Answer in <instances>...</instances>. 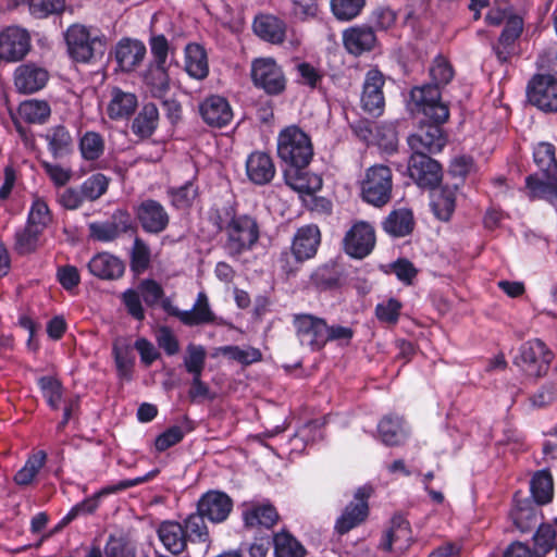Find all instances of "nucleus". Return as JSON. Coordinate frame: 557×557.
<instances>
[{"instance_id":"473e14b6","label":"nucleus","mask_w":557,"mask_h":557,"mask_svg":"<svg viewBox=\"0 0 557 557\" xmlns=\"http://www.w3.org/2000/svg\"><path fill=\"white\" fill-rule=\"evenodd\" d=\"M137 108V98L132 92L123 91L115 87L111 90V99L108 104V115L112 120L128 117Z\"/></svg>"},{"instance_id":"4d7b16f0","label":"nucleus","mask_w":557,"mask_h":557,"mask_svg":"<svg viewBox=\"0 0 557 557\" xmlns=\"http://www.w3.org/2000/svg\"><path fill=\"white\" fill-rule=\"evenodd\" d=\"M108 186L109 178L101 173H97L86 178L79 187L85 200L95 201L107 193Z\"/></svg>"},{"instance_id":"cd10ccee","label":"nucleus","mask_w":557,"mask_h":557,"mask_svg":"<svg viewBox=\"0 0 557 557\" xmlns=\"http://www.w3.org/2000/svg\"><path fill=\"white\" fill-rule=\"evenodd\" d=\"M377 432L381 441L387 446L400 445L409 435L403 418L392 414L385 416L380 421Z\"/></svg>"},{"instance_id":"8fccbe9b","label":"nucleus","mask_w":557,"mask_h":557,"mask_svg":"<svg viewBox=\"0 0 557 557\" xmlns=\"http://www.w3.org/2000/svg\"><path fill=\"white\" fill-rule=\"evenodd\" d=\"M136 544L128 537L110 535L104 545L107 557H136Z\"/></svg>"},{"instance_id":"ea45409f","label":"nucleus","mask_w":557,"mask_h":557,"mask_svg":"<svg viewBox=\"0 0 557 557\" xmlns=\"http://www.w3.org/2000/svg\"><path fill=\"white\" fill-rule=\"evenodd\" d=\"M158 117L157 107L152 103L146 104L133 121V133L141 138L151 136L157 127Z\"/></svg>"},{"instance_id":"f257e3e1","label":"nucleus","mask_w":557,"mask_h":557,"mask_svg":"<svg viewBox=\"0 0 557 557\" xmlns=\"http://www.w3.org/2000/svg\"><path fill=\"white\" fill-rule=\"evenodd\" d=\"M454 69L446 58L437 55L430 66L431 84L414 87L411 99L423 113L436 122H446L449 117L447 104L441 100L440 87L448 84L454 77Z\"/></svg>"},{"instance_id":"c756f323","label":"nucleus","mask_w":557,"mask_h":557,"mask_svg":"<svg viewBox=\"0 0 557 557\" xmlns=\"http://www.w3.org/2000/svg\"><path fill=\"white\" fill-rule=\"evenodd\" d=\"M511 518L515 525L521 532H529L541 524L542 516L540 509L529 499L517 500L511 510Z\"/></svg>"},{"instance_id":"e433bc0d","label":"nucleus","mask_w":557,"mask_h":557,"mask_svg":"<svg viewBox=\"0 0 557 557\" xmlns=\"http://www.w3.org/2000/svg\"><path fill=\"white\" fill-rule=\"evenodd\" d=\"M144 81L151 95L156 98L163 99L170 90V76L165 64H150Z\"/></svg>"},{"instance_id":"a18cd8bd","label":"nucleus","mask_w":557,"mask_h":557,"mask_svg":"<svg viewBox=\"0 0 557 557\" xmlns=\"http://www.w3.org/2000/svg\"><path fill=\"white\" fill-rule=\"evenodd\" d=\"M168 195L172 206L177 209H187L198 196V186L193 181H188L183 186L169 188Z\"/></svg>"},{"instance_id":"5701e85b","label":"nucleus","mask_w":557,"mask_h":557,"mask_svg":"<svg viewBox=\"0 0 557 557\" xmlns=\"http://www.w3.org/2000/svg\"><path fill=\"white\" fill-rule=\"evenodd\" d=\"M233 507L232 499L222 492H208L198 502V511L212 522L224 521Z\"/></svg>"},{"instance_id":"3c124183","label":"nucleus","mask_w":557,"mask_h":557,"mask_svg":"<svg viewBox=\"0 0 557 557\" xmlns=\"http://www.w3.org/2000/svg\"><path fill=\"white\" fill-rule=\"evenodd\" d=\"M151 261V251L149 246L140 238L135 237L131 250V269L133 272L140 274L145 272Z\"/></svg>"},{"instance_id":"864d4df0","label":"nucleus","mask_w":557,"mask_h":557,"mask_svg":"<svg viewBox=\"0 0 557 557\" xmlns=\"http://www.w3.org/2000/svg\"><path fill=\"white\" fill-rule=\"evenodd\" d=\"M79 149L85 160H97L104 151V140L100 134L96 132H87L81 138Z\"/></svg>"},{"instance_id":"052dcab7","label":"nucleus","mask_w":557,"mask_h":557,"mask_svg":"<svg viewBox=\"0 0 557 557\" xmlns=\"http://www.w3.org/2000/svg\"><path fill=\"white\" fill-rule=\"evenodd\" d=\"M29 12L37 18L51 14H61L65 9V0H27Z\"/></svg>"},{"instance_id":"e2e57ef3","label":"nucleus","mask_w":557,"mask_h":557,"mask_svg":"<svg viewBox=\"0 0 557 557\" xmlns=\"http://www.w3.org/2000/svg\"><path fill=\"white\" fill-rule=\"evenodd\" d=\"M299 169H295L293 172L285 173L286 184L294 190L300 194L311 195L318 188H320L321 182L319 178L314 177L315 185H311L310 181L306 177V175L298 171Z\"/></svg>"},{"instance_id":"37998d69","label":"nucleus","mask_w":557,"mask_h":557,"mask_svg":"<svg viewBox=\"0 0 557 557\" xmlns=\"http://www.w3.org/2000/svg\"><path fill=\"white\" fill-rule=\"evenodd\" d=\"M533 158L535 164L548 178L557 174V160L554 145L540 143L534 148Z\"/></svg>"},{"instance_id":"680f3d73","label":"nucleus","mask_w":557,"mask_h":557,"mask_svg":"<svg viewBox=\"0 0 557 557\" xmlns=\"http://www.w3.org/2000/svg\"><path fill=\"white\" fill-rule=\"evenodd\" d=\"M44 397L48 405L53 409H59L62 400V385L52 376H42L38 380Z\"/></svg>"},{"instance_id":"0e129e2a","label":"nucleus","mask_w":557,"mask_h":557,"mask_svg":"<svg viewBox=\"0 0 557 557\" xmlns=\"http://www.w3.org/2000/svg\"><path fill=\"white\" fill-rule=\"evenodd\" d=\"M401 304L394 298L379 304L375 308V314L381 322L395 324L400 314Z\"/></svg>"},{"instance_id":"f8f14e48","label":"nucleus","mask_w":557,"mask_h":557,"mask_svg":"<svg viewBox=\"0 0 557 557\" xmlns=\"http://www.w3.org/2000/svg\"><path fill=\"white\" fill-rule=\"evenodd\" d=\"M371 487L361 486L351 500L343 510L335 522V531L343 535L361 524L369 515L368 499L371 495Z\"/></svg>"},{"instance_id":"5fc2aeb1","label":"nucleus","mask_w":557,"mask_h":557,"mask_svg":"<svg viewBox=\"0 0 557 557\" xmlns=\"http://www.w3.org/2000/svg\"><path fill=\"white\" fill-rule=\"evenodd\" d=\"M207 352L203 346L189 344L184 357V367L193 376H201L206 364Z\"/></svg>"},{"instance_id":"f3484780","label":"nucleus","mask_w":557,"mask_h":557,"mask_svg":"<svg viewBox=\"0 0 557 557\" xmlns=\"http://www.w3.org/2000/svg\"><path fill=\"white\" fill-rule=\"evenodd\" d=\"M141 228L149 234H160L170 224V215L162 203L154 199L143 200L135 209Z\"/></svg>"},{"instance_id":"a19ab883","label":"nucleus","mask_w":557,"mask_h":557,"mask_svg":"<svg viewBox=\"0 0 557 557\" xmlns=\"http://www.w3.org/2000/svg\"><path fill=\"white\" fill-rule=\"evenodd\" d=\"M275 557H305L306 549L290 533L282 531L273 536Z\"/></svg>"},{"instance_id":"20e7f679","label":"nucleus","mask_w":557,"mask_h":557,"mask_svg":"<svg viewBox=\"0 0 557 557\" xmlns=\"http://www.w3.org/2000/svg\"><path fill=\"white\" fill-rule=\"evenodd\" d=\"M224 230L226 240L223 248L233 259H238L242 253L251 250L260 236L259 224L256 218L249 214L234 215Z\"/></svg>"},{"instance_id":"4be33fe9","label":"nucleus","mask_w":557,"mask_h":557,"mask_svg":"<svg viewBox=\"0 0 557 557\" xmlns=\"http://www.w3.org/2000/svg\"><path fill=\"white\" fill-rule=\"evenodd\" d=\"M91 275L107 281L119 280L125 272V263L109 252H99L95 255L87 263Z\"/></svg>"},{"instance_id":"aec40b11","label":"nucleus","mask_w":557,"mask_h":557,"mask_svg":"<svg viewBox=\"0 0 557 557\" xmlns=\"http://www.w3.org/2000/svg\"><path fill=\"white\" fill-rule=\"evenodd\" d=\"M411 530L409 522L400 515L391 519L388 529L380 542V548L385 552H404L410 544Z\"/></svg>"},{"instance_id":"b1692460","label":"nucleus","mask_w":557,"mask_h":557,"mask_svg":"<svg viewBox=\"0 0 557 557\" xmlns=\"http://www.w3.org/2000/svg\"><path fill=\"white\" fill-rule=\"evenodd\" d=\"M275 165L270 154L255 151L249 154L246 161V173L253 184L265 185L275 176Z\"/></svg>"},{"instance_id":"72a5a7b5","label":"nucleus","mask_w":557,"mask_h":557,"mask_svg":"<svg viewBox=\"0 0 557 557\" xmlns=\"http://www.w3.org/2000/svg\"><path fill=\"white\" fill-rule=\"evenodd\" d=\"M185 70L196 79L208 76L209 65L205 49L197 44H188L185 48Z\"/></svg>"},{"instance_id":"c03bdc74","label":"nucleus","mask_w":557,"mask_h":557,"mask_svg":"<svg viewBox=\"0 0 557 557\" xmlns=\"http://www.w3.org/2000/svg\"><path fill=\"white\" fill-rule=\"evenodd\" d=\"M51 222L52 213L47 202L40 197H34L26 224L44 232L51 224Z\"/></svg>"},{"instance_id":"79ce46f5","label":"nucleus","mask_w":557,"mask_h":557,"mask_svg":"<svg viewBox=\"0 0 557 557\" xmlns=\"http://www.w3.org/2000/svg\"><path fill=\"white\" fill-rule=\"evenodd\" d=\"M531 494L537 505H544L552 500L553 497V479L545 471H537L530 482Z\"/></svg>"},{"instance_id":"dca6fc26","label":"nucleus","mask_w":557,"mask_h":557,"mask_svg":"<svg viewBox=\"0 0 557 557\" xmlns=\"http://www.w3.org/2000/svg\"><path fill=\"white\" fill-rule=\"evenodd\" d=\"M49 77L46 67L34 62H26L14 70L13 85L18 94L30 95L44 89Z\"/></svg>"},{"instance_id":"f704fd0d","label":"nucleus","mask_w":557,"mask_h":557,"mask_svg":"<svg viewBox=\"0 0 557 557\" xmlns=\"http://www.w3.org/2000/svg\"><path fill=\"white\" fill-rule=\"evenodd\" d=\"M245 527L249 529H271L278 520V513L272 505H259L248 508L243 513Z\"/></svg>"},{"instance_id":"4468645a","label":"nucleus","mask_w":557,"mask_h":557,"mask_svg":"<svg viewBox=\"0 0 557 557\" xmlns=\"http://www.w3.org/2000/svg\"><path fill=\"white\" fill-rule=\"evenodd\" d=\"M32 48V39L27 29L9 26L0 33V58L8 62L23 60Z\"/></svg>"},{"instance_id":"49530a36","label":"nucleus","mask_w":557,"mask_h":557,"mask_svg":"<svg viewBox=\"0 0 557 557\" xmlns=\"http://www.w3.org/2000/svg\"><path fill=\"white\" fill-rule=\"evenodd\" d=\"M205 518L207 517L201 515L199 511L187 517L183 528L188 541L203 544L209 542V533L205 523Z\"/></svg>"},{"instance_id":"2f4dec72","label":"nucleus","mask_w":557,"mask_h":557,"mask_svg":"<svg viewBox=\"0 0 557 557\" xmlns=\"http://www.w3.org/2000/svg\"><path fill=\"white\" fill-rule=\"evenodd\" d=\"M45 139L53 158H63L73 150V138L64 125H54L47 129Z\"/></svg>"},{"instance_id":"de8ad7c7","label":"nucleus","mask_w":557,"mask_h":557,"mask_svg":"<svg viewBox=\"0 0 557 557\" xmlns=\"http://www.w3.org/2000/svg\"><path fill=\"white\" fill-rule=\"evenodd\" d=\"M556 537V529L552 524L541 523L533 536L534 555L536 557H544L553 549Z\"/></svg>"},{"instance_id":"774afa93","label":"nucleus","mask_w":557,"mask_h":557,"mask_svg":"<svg viewBox=\"0 0 557 557\" xmlns=\"http://www.w3.org/2000/svg\"><path fill=\"white\" fill-rule=\"evenodd\" d=\"M89 232L92 239L102 243L112 242L121 236L108 221L90 223Z\"/></svg>"},{"instance_id":"338daca9","label":"nucleus","mask_w":557,"mask_h":557,"mask_svg":"<svg viewBox=\"0 0 557 557\" xmlns=\"http://www.w3.org/2000/svg\"><path fill=\"white\" fill-rule=\"evenodd\" d=\"M84 201L86 200L81 187H67L58 194V202L66 210H76Z\"/></svg>"},{"instance_id":"bb28decb","label":"nucleus","mask_w":557,"mask_h":557,"mask_svg":"<svg viewBox=\"0 0 557 557\" xmlns=\"http://www.w3.org/2000/svg\"><path fill=\"white\" fill-rule=\"evenodd\" d=\"M158 536L164 548L174 555L181 554L187 546L186 532L178 522H162L158 528Z\"/></svg>"},{"instance_id":"4c0bfd02","label":"nucleus","mask_w":557,"mask_h":557,"mask_svg":"<svg viewBox=\"0 0 557 557\" xmlns=\"http://www.w3.org/2000/svg\"><path fill=\"white\" fill-rule=\"evenodd\" d=\"M17 113L29 124H45L51 115V108L46 100L29 99L20 103Z\"/></svg>"},{"instance_id":"58836bf2","label":"nucleus","mask_w":557,"mask_h":557,"mask_svg":"<svg viewBox=\"0 0 557 557\" xmlns=\"http://www.w3.org/2000/svg\"><path fill=\"white\" fill-rule=\"evenodd\" d=\"M383 228L395 237H404L413 228V216L411 211L399 209L392 211L383 223Z\"/></svg>"},{"instance_id":"6e6552de","label":"nucleus","mask_w":557,"mask_h":557,"mask_svg":"<svg viewBox=\"0 0 557 557\" xmlns=\"http://www.w3.org/2000/svg\"><path fill=\"white\" fill-rule=\"evenodd\" d=\"M553 360L552 351L540 339L528 341L519 348L515 364L527 375L540 377L547 373Z\"/></svg>"},{"instance_id":"412c9836","label":"nucleus","mask_w":557,"mask_h":557,"mask_svg":"<svg viewBox=\"0 0 557 557\" xmlns=\"http://www.w3.org/2000/svg\"><path fill=\"white\" fill-rule=\"evenodd\" d=\"M199 113L206 124L212 127L226 126L233 119L228 101L221 96H210L199 106Z\"/></svg>"},{"instance_id":"a211bd4d","label":"nucleus","mask_w":557,"mask_h":557,"mask_svg":"<svg viewBox=\"0 0 557 557\" xmlns=\"http://www.w3.org/2000/svg\"><path fill=\"white\" fill-rule=\"evenodd\" d=\"M409 176L422 188H433L442 180V166L428 154H411L408 162Z\"/></svg>"},{"instance_id":"c9c22d12","label":"nucleus","mask_w":557,"mask_h":557,"mask_svg":"<svg viewBox=\"0 0 557 557\" xmlns=\"http://www.w3.org/2000/svg\"><path fill=\"white\" fill-rule=\"evenodd\" d=\"M215 315L210 309L209 300L206 293L200 292L190 310L183 313L182 323L188 326L212 323Z\"/></svg>"},{"instance_id":"1a4fd4ad","label":"nucleus","mask_w":557,"mask_h":557,"mask_svg":"<svg viewBox=\"0 0 557 557\" xmlns=\"http://www.w3.org/2000/svg\"><path fill=\"white\" fill-rule=\"evenodd\" d=\"M293 325L301 346L317 351L327 343L326 322L322 318L308 313L294 314Z\"/></svg>"},{"instance_id":"c85d7f7f","label":"nucleus","mask_w":557,"mask_h":557,"mask_svg":"<svg viewBox=\"0 0 557 557\" xmlns=\"http://www.w3.org/2000/svg\"><path fill=\"white\" fill-rule=\"evenodd\" d=\"M146 54V47L139 40L123 39L121 40L115 50V58L124 71L134 70L144 59Z\"/></svg>"},{"instance_id":"423d86ee","label":"nucleus","mask_w":557,"mask_h":557,"mask_svg":"<svg viewBox=\"0 0 557 557\" xmlns=\"http://www.w3.org/2000/svg\"><path fill=\"white\" fill-rule=\"evenodd\" d=\"M392 171L383 164L369 168L361 183V195L364 201L375 207H383L392 196Z\"/></svg>"},{"instance_id":"09e8293b","label":"nucleus","mask_w":557,"mask_h":557,"mask_svg":"<svg viewBox=\"0 0 557 557\" xmlns=\"http://www.w3.org/2000/svg\"><path fill=\"white\" fill-rule=\"evenodd\" d=\"M47 455L40 450L30 456L24 467L16 472L14 481L18 485L29 484L46 462Z\"/></svg>"},{"instance_id":"603ef678","label":"nucleus","mask_w":557,"mask_h":557,"mask_svg":"<svg viewBox=\"0 0 557 557\" xmlns=\"http://www.w3.org/2000/svg\"><path fill=\"white\" fill-rule=\"evenodd\" d=\"M218 354L227 357L231 360L237 361L244 366L251 364L261 360L262 355L259 349L248 347L246 349L239 346L228 345L218 349Z\"/></svg>"},{"instance_id":"0eeeda50","label":"nucleus","mask_w":557,"mask_h":557,"mask_svg":"<svg viewBox=\"0 0 557 557\" xmlns=\"http://www.w3.org/2000/svg\"><path fill=\"white\" fill-rule=\"evenodd\" d=\"M163 296L164 290L157 281L145 278L139 282L137 289H126L121 298L127 313L135 320L143 321L146 314L141 297L148 307H154L159 305Z\"/></svg>"},{"instance_id":"9b49d317","label":"nucleus","mask_w":557,"mask_h":557,"mask_svg":"<svg viewBox=\"0 0 557 557\" xmlns=\"http://www.w3.org/2000/svg\"><path fill=\"white\" fill-rule=\"evenodd\" d=\"M251 78L255 86L269 95H278L286 87L282 69L271 58L257 59L252 62Z\"/></svg>"},{"instance_id":"9d476101","label":"nucleus","mask_w":557,"mask_h":557,"mask_svg":"<svg viewBox=\"0 0 557 557\" xmlns=\"http://www.w3.org/2000/svg\"><path fill=\"white\" fill-rule=\"evenodd\" d=\"M527 95L530 103L540 110L557 112V78L553 75H534L528 84Z\"/></svg>"},{"instance_id":"7c9ffc66","label":"nucleus","mask_w":557,"mask_h":557,"mask_svg":"<svg viewBox=\"0 0 557 557\" xmlns=\"http://www.w3.org/2000/svg\"><path fill=\"white\" fill-rule=\"evenodd\" d=\"M457 188L444 186L431 194V208L441 221H449L456 208Z\"/></svg>"},{"instance_id":"bf43d9fd","label":"nucleus","mask_w":557,"mask_h":557,"mask_svg":"<svg viewBox=\"0 0 557 557\" xmlns=\"http://www.w3.org/2000/svg\"><path fill=\"white\" fill-rule=\"evenodd\" d=\"M366 5V0H332V12L337 20L350 21L358 16Z\"/></svg>"},{"instance_id":"39448f33","label":"nucleus","mask_w":557,"mask_h":557,"mask_svg":"<svg viewBox=\"0 0 557 557\" xmlns=\"http://www.w3.org/2000/svg\"><path fill=\"white\" fill-rule=\"evenodd\" d=\"M320 243L321 232L315 224L299 227L293 238L292 253L284 251L281 255L282 270L286 274L295 273L301 262L315 256Z\"/></svg>"},{"instance_id":"a878e982","label":"nucleus","mask_w":557,"mask_h":557,"mask_svg":"<svg viewBox=\"0 0 557 557\" xmlns=\"http://www.w3.org/2000/svg\"><path fill=\"white\" fill-rule=\"evenodd\" d=\"M343 40L349 53L360 55L373 49L376 36L371 27L356 26L344 32Z\"/></svg>"},{"instance_id":"2eb2a0df","label":"nucleus","mask_w":557,"mask_h":557,"mask_svg":"<svg viewBox=\"0 0 557 557\" xmlns=\"http://www.w3.org/2000/svg\"><path fill=\"white\" fill-rule=\"evenodd\" d=\"M343 244L347 255L356 259L367 257L375 246L373 226L364 221L356 222L346 233Z\"/></svg>"},{"instance_id":"69168bd1","label":"nucleus","mask_w":557,"mask_h":557,"mask_svg":"<svg viewBox=\"0 0 557 557\" xmlns=\"http://www.w3.org/2000/svg\"><path fill=\"white\" fill-rule=\"evenodd\" d=\"M184 435L185 433L181 426H171L156 438L154 447L160 453L178 444L184 438Z\"/></svg>"},{"instance_id":"f03ea898","label":"nucleus","mask_w":557,"mask_h":557,"mask_svg":"<svg viewBox=\"0 0 557 557\" xmlns=\"http://www.w3.org/2000/svg\"><path fill=\"white\" fill-rule=\"evenodd\" d=\"M67 53L78 63L90 64L100 60L107 49V37L97 27L72 24L64 33Z\"/></svg>"},{"instance_id":"6e6d98bb","label":"nucleus","mask_w":557,"mask_h":557,"mask_svg":"<svg viewBox=\"0 0 557 557\" xmlns=\"http://www.w3.org/2000/svg\"><path fill=\"white\" fill-rule=\"evenodd\" d=\"M41 234V231L26 224L24 228L15 234V250L21 255L35 251Z\"/></svg>"},{"instance_id":"393cba45","label":"nucleus","mask_w":557,"mask_h":557,"mask_svg":"<svg viewBox=\"0 0 557 557\" xmlns=\"http://www.w3.org/2000/svg\"><path fill=\"white\" fill-rule=\"evenodd\" d=\"M253 32L262 40L273 45L284 41L287 30L286 23L272 14H260L253 21Z\"/></svg>"},{"instance_id":"7ed1b4c3","label":"nucleus","mask_w":557,"mask_h":557,"mask_svg":"<svg viewBox=\"0 0 557 557\" xmlns=\"http://www.w3.org/2000/svg\"><path fill=\"white\" fill-rule=\"evenodd\" d=\"M277 156L295 169L306 168L313 156L310 137L296 125L283 128L277 136Z\"/></svg>"},{"instance_id":"ddd939ff","label":"nucleus","mask_w":557,"mask_h":557,"mask_svg":"<svg viewBox=\"0 0 557 557\" xmlns=\"http://www.w3.org/2000/svg\"><path fill=\"white\" fill-rule=\"evenodd\" d=\"M431 123L422 124L418 131L408 137V145L412 154H428L440 152L446 145V137L443 134L441 124L430 116H425Z\"/></svg>"},{"instance_id":"6ab92c4d","label":"nucleus","mask_w":557,"mask_h":557,"mask_svg":"<svg viewBox=\"0 0 557 557\" xmlns=\"http://www.w3.org/2000/svg\"><path fill=\"white\" fill-rule=\"evenodd\" d=\"M384 75L376 69L367 72L361 95V106L364 111L372 115H380L383 112L385 100L383 86Z\"/></svg>"},{"instance_id":"13d9d810","label":"nucleus","mask_w":557,"mask_h":557,"mask_svg":"<svg viewBox=\"0 0 557 557\" xmlns=\"http://www.w3.org/2000/svg\"><path fill=\"white\" fill-rule=\"evenodd\" d=\"M113 356L119 376L125 381H131L135 362L132 349L128 346L114 345Z\"/></svg>"}]
</instances>
